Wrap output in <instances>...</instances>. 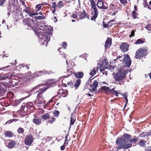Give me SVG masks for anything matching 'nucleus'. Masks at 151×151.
Returning a JSON list of instances; mask_svg holds the SVG:
<instances>
[{
	"instance_id": "0eeeda50",
	"label": "nucleus",
	"mask_w": 151,
	"mask_h": 151,
	"mask_svg": "<svg viewBox=\"0 0 151 151\" xmlns=\"http://www.w3.org/2000/svg\"><path fill=\"white\" fill-rule=\"evenodd\" d=\"M106 4L105 3H104L103 0H98L96 4L97 6L99 8L103 9H106L108 7Z\"/></svg>"
},
{
	"instance_id": "ddd939ff",
	"label": "nucleus",
	"mask_w": 151,
	"mask_h": 151,
	"mask_svg": "<svg viewBox=\"0 0 151 151\" xmlns=\"http://www.w3.org/2000/svg\"><path fill=\"white\" fill-rule=\"evenodd\" d=\"M16 145V143L14 141L11 140L8 144V147L10 149L13 148Z\"/></svg>"
},
{
	"instance_id": "ea45409f",
	"label": "nucleus",
	"mask_w": 151,
	"mask_h": 151,
	"mask_svg": "<svg viewBox=\"0 0 151 151\" xmlns=\"http://www.w3.org/2000/svg\"><path fill=\"white\" fill-rule=\"evenodd\" d=\"M103 88L104 90H106V91L110 92L111 89L109 88L108 87L105 86V87H103Z\"/></svg>"
},
{
	"instance_id": "a18cd8bd",
	"label": "nucleus",
	"mask_w": 151,
	"mask_h": 151,
	"mask_svg": "<svg viewBox=\"0 0 151 151\" xmlns=\"http://www.w3.org/2000/svg\"><path fill=\"white\" fill-rule=\"evenodd\" d=\"M27 25L30 29H33L32 26L31 25L29 24L28 23L27 24Z\"/></svg>"
},
{
	"instance_id": "f704fd0d",
	"label": "nucleus",
	"mask_w": 151,
	"mask_h": 151,
	"mask_svg": "<svg viewBox=\"0 0 151 151\" xmlns=\"http://www.w3.org/2000/svg\"><path fill=\"white\" fill-rule=\"evenodd\" d=\"M146 28L148 30H151V24H148L146 26Z\"/></svg>"
},
{
	"instance_id": "4468645a",
	"label": "nucleus",
	"mask_w": 151,
	"mask_h": 151,
	"mask_svg": "<svg viewBox=\"0 0 151 151\" xmlns=\"http://www.w3.org/2000/svg\"><path fill=\"white\" fill-rule=\"evenodd\" d=\"M74 74L77 78H81L84 75L83 72H76Z\"/></svg>"
},
{
	"instance_id": "7c9ffc66",
	"label": "nucleus",
	"mask_w": 151,
	"mask_h": 151,
	"mask_svg": "<svg viewBox=\"0 0 151 151\" xmlns=\"http://www.w3.org/2000/svg\"><path fill=\"white\" fill-rule=\"evenodd\" d=\"M42 6V4H39L37 5L36 7V10L38 11H39L41 9Z\"/></svg>"
},
{
	"instance_id": "4be33fe9",
	"label": "nucleus",
	"mask_w": 151,
	"mask_h": 151,
	"mask_svg": "<svg viewBox=\"0 0 151 151\" xmlns=\"http://www.w3.org/2000/svg\"><path fill=\"white\" fill-rule=\"evenodd\" d=\"M81 82V81L79 79H78L76 80V83L74 84V86L76 88H77L79 86Z\"/></svg>"
},
{
	"instance_id": "dca6fc26",
	"label": "nucleus",
	"mask_w": 151,
	"mask_h": 151,
	"mask_svg": "<svg viewBox=\"0 0 151 151\" xmlns=\"http://www.w3.org/2000/svg\"><path fill=\"white\" fill-rule=\"evenodd\" d=\"M76 120L75 117L73 114H72L71 115L70 118V126L73 124Z\"/></svg>"
},
{
	"instance_id": "5fc2aeb1",
	"label": "nucleus",
	"mask_w": 151,
	"mask_h": 151,
	"mask_svg": "<svg viewBox=\"0 0 151 151\" xmlns=\"http://www.w3.org/2000/svg\"><path fill=\"white\" fill-rule=\"evenodd\" d=\"M24 11L26 13L29 14V11L27 10H24Z\"/></svg>"
},
{
	"instance_id": "393cba45",
	"label": "nucleus",
	"mask_w": 151,
	"mask_h": 151,
	"mask_svg": "<svg viewBox=\"0 0 151 151\" xmlns=\"http://www.w3.org/2000/svg\"><path fill=\"white\" fill-rule=\"evenodd\" d=\"M146 142H145L144 140H141V141L139 143V145L141 147H145V143Z\"/></svg>"
},
{
	"instance_id": "c85d7f7f",
	"label": "nucleus",
	"mask_w": 151,
	"mask_h": 151,
	"mask_svg": "<svg viewBox=\"0 0 151 151\" xmlns=\"http://www.w3.org/2000/svg\"><path fill=\"white\" fill-rule=\"evenodd\" d=\"M57 6L59 8H61L63 6V2L61 1H59L58 3Z\"/></svg>"
},
{
	"instance_id": "774afa93",
	"label": "nucleus",
	"mask_w": 151,
	"mask_h": 151,
	"mask_svg": "<svg viewBox=\"0 0 151 151\" xmlns=\"http://www.w3.org/2000/svg\"><path fill=\"white\" fill-rule=\"evenodd\" d=\"M52 99L49 101V103H50L51 102H52Z\"/></svg>"
},
{
	"instance_id": "f3484780",
	"label": "nucleus",
	"mask_w": 151,
	"mask_h": 151,
	"mask_svg": "<svg viewBox=\"0 0 151 151\" xmlns=\"http://www.w3.org/2000/svg\"><path fill=\"white\" fill-rule=\"evenodd\" d=\"M32 121L36 125H38L42 123V120L40 119H34Z\"/></svg>"
},
{
	"instance_id": "39448f33",
	"label": "nucleus",
	"mask_w": 151,
	"mask_h": 151,
	"mask_svg": "<svg viewBox=\"0 0 151 151\" xmlns=\"http://www.w3.org/2000/svg\"><path fill=\"white\" fill-rule=\"evenodd\" d=\"M147 51L145 49H141L137 50L136 52L135 57L137 59L147 55Z\"/></svg>"
},
{
	"instance_id": "9d476101",
	"label": "nucleus",
	"mask_w": 151,
	"mask_h": 151,
	"mask_svg": "<svg viewBox=\"0 0 151 151\" xmlns=\"http://www.w3.org/2000/svg\"><path fill=\"white\" fill-rule=\"evenodd\" d=\"M87 17L88 19L89 18V16L86 14L85 11L83 10L82 12H81L79 15V18L80 19H82Z\"/></svg>"
},
{
	"instance_id": "473e14b6",
	"label": "nucleus",
	"mask_w": 151,
	"mask_h": 151,
	"mask_svg": "<svg viewBox=\"0 0 151 151\" xmlns=\"http://www.w3.org/2000/svg\"><path fill=\"white\" fill-rule=\"evenodd\" d=\"M123 97L125 99V100H126V103L125 104V105L124 106V108H125L127 104L128 103V99H127V95L126 94H124V95H123Z\"/></svg>"
},
{
	"instance_id": "f03ea898",
	"label": "nucleus",
	"mask_w": 151,
	"mask_h": 151,
	"mask_svg": "<svg viewBox=\"0 0 151 151\" xmlns=\"http://www.w3.org/2000/svg\"><path fill=\"white\" fill-rule=\"evenodd\" d=\"M130 136L128 134H124L121 138V139L117 138L116 141V143L117 145H120L116 147L117 150L124 148L126 149L131 147L132 144L130 143L134 142L135 143L137 141L136 137H134L132 139H130Z\"/></svg>"
},
{
	"instance_id": "79ce46f5",
	"label": "nucleus",
	"mask_w": 151,
	"mask_h": 151,
	"mask_svg": "<svg viewBox=\"0 0 151 151\" xmlns=\"http://www.w3.org/2000/svg\"><path fill=\"white\" fill-rule=\"evenodd\" d=\"M134 35V32L133 30L131 32V34L129 35L130 37H132Z\"/></svg>"
},
{
	"instance_id": "c756f323",
	"label": "nucleus",
	"mask_w": 151,
	"mask_h": 151,
	"mask_svg": "<svg viewBox=\"0 0 151 151\" xmlns=\"http://www.w3.org/2000/svg\"><path fill=\"white\" fill-rule=\"evenodd\" d=\"M132 16L133 17V18L136 19L137 17V14L136 12L135 11H133L132 12Z\"/></svg>"
},
{
	"instance_id": "2eb2a0df",
	"label": "nucleus",
	"mask_w": 151,
	"mask_h": 151,
	"mask_svg": "<svg viewBox=\"0 0 151 151\" xmlns=\"http://www.w3.org/2000/svg\"><path fill=\"white\" fill-rule=\"evenodd\" d=\"M90 86L92 88V91H95V89L98 86V82L97 81H94L93 84L91 85Z\"/></svg>"
},
{
	"instance_id": "0e129e2a",
	"label": "nucleus",
	"mask_w": 151,
	"mask_h": 151,
	"mask_svg": "<svg viewBox=\"0 0 151 151\" xmlns=\"http://www.w3.org/2000/svg\"><path fill=\"white\" fill-rule=\"evenodd\" d=\"M114 19L113 20H111L110 21H109V22H114Z\"/></svg>"
},
{
	"instance_id": "423d86ee",
	"label": "nucleus",
	"mask_w": 151,
	"mask_h": 151,
	"mask_svg": "<svg viewBox=\"0 0 151 151\" xmlns=\"http://www.w3.org/2000/svg\"><path fill=\"white\" fill-rule=\"evenodd\" d=\"M91 11L92 15H93L91 19L92 20H95L98 16L99 12L96 7L91 8Z\"/></svg>"
},
{
	"instance_id": "f8f14e48",
	"label": "nucleus",
	"mask_w": 151,
	"mask_h": 151,
	"mask_svg": "<svg viewBox=\"0 0 151 151\" xmlns=\"http://www.w3.org/2000/svg\"><path fill=\"white\" fill-rule=\"evenodd\" d=\"M17 0H11V2H9L8 4L7 9H9L11 8V6L13 5L16 6L17 5L16 3Z\"/></svg>"
},
{
	"instance_id": "37998d69",
	"label": "nucleus",
	"mask_w": 151,
	"mask_h": 151,
	"mask_svg": "<svg viewBox=\"0 0 151 151\" xmlns=\"http://www.w3.org/2000/svg\"><path fill=\"white\" fill-rule=\"evenodd\" d=\"M113 91V93H114L115 94H118V93L115 90H114V88H113L112 89H111L110 92Z\"/></svg>"
},
{
	"instance_id": "a878e982",
	"label": "nucleus",
	"mask_w": 151,
	"mask_h": 151,
	"mask_svg": "<svg viewBox=\"0 0 151 151\" xmlns=\"http://www.w3.org/2000/svg\"><path fill=\"white\" fill-rule=\"evenodd\" d=\"M96 72V70H95V68H93L90 73V74L91 76L94 75Z\"/></svg>"
},
{
	"instance_id": "3c124183",
	"label": "nucleus",
	"mask_w": 151,
	"mask_h": 151,
	"mask_svg": "<svg viewBox=\"0 0 151 151\" xmlns=\"http://www.w3.org/2000/svg\"><path fill=\"white\" fill-rule=\"evenodd\" d=\"M9 66V65L7 66L6 67H3V68H0V70H3L5 68H8Z\"/></svg>"
},
{
	"instance_id": "a19ab883",
	"label": "nucleus",
	"mask_w": 151,
	"mask_h": 151,
	"mask_svg": "<svg viewBox=\"0 0 151 151\" xmlns=\"http://www.w3.org/2000/svg\"><path fill=\"white\" fill-rule=\"evenodd\" d=\"M67 43L65 42H63L62 43V46L63 48L65 49L67 46Z\"/></svg>"
},
{
	"instance_id": "f257e3e1",
	"label": "nucleus",
	"mask_w": 151,
	"mask_h": 151,
	"mask_svg": "<svg viewBox=\"0 0 151 151\" xmlns=\"http://www.w3.org/2000/svg\"><path fill=\"white\" fill-rule=\"evenodd\" d=\"M119 55L117 56L116 59L114 60V62L117 60H119L120 61H122L123 64L125 65V67L122 68H118L117 70V73L114 74V78L116 81H122L125 77V75L127 74L129 70L127 69V67H129L131 64V60L128 55Z\"/></svg>"
},
{
	"instance_id": "09e8293b",
	"label": "nucleus",
	"mask_w": 151,
	"mask_h": 151,
	"mask_svg": "<svg viewBox=\"0 0 151 151\" xmlns=\"http://www.w3.org/2000/svg\"><path fill=\"white\" fill-rule=\"evenodd\" d=\"M65 146L64 145H63L61 147V149L62 150H63L65 149Z\"/></svg>"
},
{
	"instance_id": "e433bc0d",
	"label": "nucleus",
	"mask_w": 151,
	"mask_h": 151,
	"mask_svg": "<svg viewBox=\"0 0 151 151\" xmlns=\"http://www.w3.org/2000/svg\"><path fill=\"white\" fill-rule=\"evenodd\" d=\"M67 84L68 86L71 87H73L74 85L73 83L71 81L68 83Z\"/></svg>"
},
{
	"instance_id": "6e6d98bb",
	"label": "nucleus",
	"mask_w": 151,
	"mask_h": 151,
	"mask_svg": "<svg viewBox=\"0 0 151 151\" xmlns=\"http://www.w3.org/2000/svg\"><path fill=\"white\" fill-rule=\"evenodd\" d=\"M29 16L30 17H32V16L34 15H33V14H34V13H31L30 12H29Z\"/></svg>"
},
{
	"instance_id": "aec40b11",
	"label": "nucleus",
	"mask_w": 151,
	"mask_h": 151,
	"mask_svg": "<svg viewBox=\"0 0 151 151\" xmlns=\"http://www.w3.org/2000/svg\"><path fill=\"white\" fill-rule=\"evenodd\" d=\"M151 135V132H143L142 133H141L139 134V137H145L147 135Z\"/></svg>"
},
{
	"instance_id": "bf43d9fd",
	"label": "nucleus",
	"mask_w": 151,
	"mask_h": 151,
	"mask_svg": "<svg viewBox=\"0 0 151 151\" xmlns=\"http://www.w3.org/2000/svg\"><path fill=\"white\" fill-rule=\"evenodd\" d=\"M55 12V9H54V10L52 11V12L53 13H54Z\"/></svg>"
},
{
	"instance_id": "69168bd1",
	"label": "nucleus",
	"mask_w": 151,
	"mask_h": 151,
	"mask_svg": "<svg viewBox=\"0 0 151 151\" xmlns=\"http://www.w3.org/2000/svg\"><path fill=\"white\" fill-rule=\"evenodd\" d=\"M149 76L151 79V73H150L149 74Z\"/></svg>"
},
{
	"instance_id": "6ab92c4d",
	"label": "nucleus",
	"mask_w": 151,
	"mask_h": 151,
	"mask_svg": "<svg viewBox=\"0 0 151 151\" xmlns=\"http://www.w3.org/2000/svg\"><path fill=\"white\" fill-rule=\"evenodd\" d=\"M5 136L8 137H12L13 135V134L10 131H7L4 133Z\"/></svg>"
},
{
	"instance_id": "58836bf2",
	"label": "nucleus",
	"mask_w": 151,
	"mask_h": 151,
	"mask_svg": "<svg viewBox=\"0 0 151 151\" xmlns=\"http://www.w3.org/2000/svg\"><path fill=\"white\" fill-rule=\"evenodd\" d=\"M145 151H151V147H148L145 148Z\"/></svg>"
},
{
	"instance_id": "412c9836",
	"label": "nucleus",
	"mask_w": 151,
	"mask_h": 151,
	"mask_svg": "<svg viewBox=\"0 0 151 151\" xmlns=\"http://www.w3.org/2000/svg\"><path fill=\"white\" fill-rule=\"evenodd\" d=\"M56 119V118L52 117L51 119H49L47 122H47L46 125H47L48 123H50V124H53L55 121Z\"/></svg>"
},
{
	"instance_id": "4c0bfd02",
	"label": "nucleus",
	"mask_w": 151,
	"mask_h": 151,
	"mask_svg": "<svg viewBox=\"0 0 151 151\" xmlns=\"http://www.w3.org/2000/svg\"><path fill=\"white\" fill-rule=\"evenodd\" d=\"M52 8L54 9H55L56 7L57 6L56 5V3L55 2H54L52 3Z\"/></svg>"
},
{
	"instance_id": "c03bdc74",
	"label": "nucleus",
	"mask_w": 151,
	"mask_h": 151,
	"mask_svg": "<svg viewBox=\"0 0 151 151\" xmlns=\"http://www.w3.org/2000/svg\"><path fill=\"white\" fill-rule=\"evenodd\" d=\"M65 143H68V136L67 135L65 137Z\"/></svg>"
},
{
	"instance_id": "cd10ccee",
	"label": "nucleus",
	"mask_w": 151,
	"mask_h": 151,
	"mask_svg": "<svg viewBox=\"0 0 151 151\" xmlns=\"http://www.w3.org/2000/svg\"><path fill=\"white\" fill-rule=\"evenodd\" d=\"M17 5H16V6L12 5L11 8L10 9L11 10H12L13 12H16L17 10Z\"/></svg>"
},
{
	"instance_id": "052dcab7",
	"label": "nucleus",
	"mask_w": 151,
	"mask_h": 151,
	"mask_svg": "<svg viewBox=\"0 0 151 151\" xmlns=\"http://www.w3.org/2000/svg\"><path fill=\"white\" fill-rule=\"evenodd\" d=\"M88 95L89 96H91L93 95H91L90 93H89L88 94Z\"/></svg>"
},
{
	"instance_id": "13d9d810",
	"label": "nucleus",
	"mask_w": 151,
	"mask_h": 151,
	"mask_svg": "<svg viewBox=\"0 0 151 151\" xmlns=\"http://www.w3.org/2000/svg\"><path fill=\"white\" fill-rule=\"evenodd\" d=\"M22 4H23L24 5V6L26 7V6L24 5V4H25V2L23 1H22Z\"/></svg>"
},
{
	"instance_id": "338daca9",
	"label": "nucleus",
	"mask_w": 151,
	"mask_h": 151,
	"mask_svg": "<svg viewBox=\"0 0 151 151\" xmlns=\"http://www.w3.org/2000/svg\"><path fill=\"white\" fill-rule=\"evenodd\" d=\"M39 14L40 15H42V13L41 12H39Z\"/></svg>"
},
{
	"instance_id": "c9c22d12",
	"label": "nucleus",
	"mask_w": 151,
	"mask_h": 151,
	"mask_svg": "<svg viewBox=\"0 0 151 151\" xmlns=\"http://www.w3.org/2000/svg\"><path fill=\"white\" fill-rule=\"evenodd\" d=\"M5 0H0V6H3V5L4 4Z\"/></svg>"
},
{
	"instance_id": "bb28decb",
	"label": "nucleus",
	"mask_w": 151,
	"mask_h": 151,
	"mask_svg": "<svg viewBox=\"0 0 151 151\" xmlns=\"http://www.w3.org/2000/svg\"><path fill=\"white\" fill-rule=\"evenodd\" d=\"M34 18L35 19L37 20H42L45 19V17L44 16L35 17Z\"/></svg>"
},
{
	"instance_id": "de8ad7c7",
	"label": "nucleus",
	"mask_w": 151,
	"mask_h": 151,
	"mask_svg": "<svg viewBox=\"0 0 151 151\" xmlns=\"http://www.w3.org/2000/svg\"><path fill=\"white\" fill-rule=\"evenodd\" d=\"M73 18H76L77 17V16L75 14H73Z\"/></svg>"
},
{
	"instance_id": "e2e57ef3",
	"label": "nucleus",
	"mask_w": 151,
	"mask_h": 151,
	"mask_svg": "<svg viewBox=\"0 0 151 151\" xmlns=\"http://www.w3.org/2000/svg\"><path fill=\"white\" fill-rule=\"evenodd\" d=\"M44 3L46 5H48L49 6H51V5L50 4H47V3Z\"/></svg>"
},
{
	"instance_id": "2f4dec72",
	"label": "nucleus",
	"mask_w": 151,
	"mask_h": 151,
	"mask_svg": "<svg viewBox=\"0 0 151 151\" xmlns=\"http://www.w3.org/2000/svg\"><path fill=\"white\" fill-rule=\"evenodd\" d=\"M144 43L143 41L142 40L140 39H138L136 42V44H142Z\"/></svg>"
},
{
	"instance_id": "49530a36",
	"label": "nucleus",
	"mask_w": 151,
	"mask_h": 151,
	"mask_svg": "<svg viewBox=\"0 0 151 151\" xmlns=\"http://www.w3.org/2000/svg\"><path fill=\"white\" fill-rule=\"evenodd\" d=\"M8 9V12H7V15H8V17H9L10 15V12L11 10V9Z\"/></svg>"
},
{
	"instance_id": "1a4fd4ad",
	"label": "nucleus",
	"mask_w": 151,
	"mask_h": 151,
	"mask_svg": "<svg viewBox=\"0 0 151 151\" xmlns=\"http://www.w3.org/2000/svg\"><path fill=\"white\" fill-rule=\"evenodd\" d=\"M120 48L122 51L123 52L127 51L128 49V45L127 43H123L121 44Z\"/></svg>"
},
{
	"instance_id": "6e6552de",
	"label": "nucleus",
	"mask_w": 151,
	"mask_h": 151,
	"mask_svg": "<svg viewBox=\"0 0 151 151\" xmlns=\"http://www.w3.org/2000/svg\"><path fill=\"white\" fill-rule=\"evenodd\" d=\"M33 141V138L32 136L31 135H28L24 139L25 144L27 145H30Z\"/></svg>"
},
{
	"instance_id": "680f3d73",
	"label": "nucleus",
	"mask_w": 151,
	"mask_h": 151,
	"mask_svg": "<svg viewBox=\"0 0 151 151\" xmlns=\"http://www.w3.org/2000/svg\"><path fill=\"white\" fill-rule=\"evenodd\" d=\"M38 14V13H34V14H33V15H37Z\"/></svg>"
},
{
	"instance_id": "72a5a7b5",
	"label": "nucleus",
	"mask_w": 151,
	"mask_h": 151,
	"mask_svg": "<svg viewBox=\"0 0 151 151\" xmlns=\"http://www.w3.org/2000/svg\"><path fill=\"white\" fill-rule=\"evenodd\" d=\"M18 132L19 133H22L24 132V129L22 128H19L18 129Z\"/></svg>"
},
{
	"instance_id": "9b49d317",
	"label": "nucleus",
	"mask_w": 151,
	"mask_h": 151,
	"mask_svg": "<svg viewBox=\"0 0 151 151\" xmlns=\"http://www.w3.org/2000/svg\"><path fill=\"white\" fill-rule=\"evenodd\" d=\"M111 44V38H108L107 39L105 45V47L106 49L109 48Z\"/></svg>"
},
{
	"instance_id": "7ed1b4c3",
	"label": "nucleus",
	"mask_w": 151,
	"mask_h": 151,
	"mask_svg": "<svg viewBox=\"0 0 151 151\" xmlns=\"http://www.w3.org/2000/svg\"><path fill=\"white\" fill-rule=\"evenodd\" d=\"M51 34L50 32H43L39 33V37L40 40L43 45L45 44L46 46H47L48 42L50 40Z\"/></svg>"
},
{
	"instance_id": "8fccbe9b",
	"label": "nucleus",
	"mask_w": 151,
	"mask_h": 151,
	"mask_svg": "<svg viewBox=\"0 0 151 151\" xmlns=\"http://www.w3.org/2000/svg\"><path fill=\"white\" fill-rule=\"evenodd\" d=\"M30 105L31 107H32V103L30 102L29 103H27V105Z\"/></svg>"
},
{
	"instance_id": "20e7f679",
	"label": "nucleus",
	"mask_w": 151,
	"mask_h": 151,
	"mask_svg": "<svg viewBox=\"0 0 151 151\" xmlns=\"http://www.w3.org/2000/svg\"><path fill=\"white\" fill-rule=\"evenodd\" d=\"M45 88L41 90H39L37 92H39L36 100V102L39 104H40L45 103V101L44 99L42 97V93L46 90Z\"/></svg>"
},
{
	"instance_id": "b1692460",
	"label": "nucleus",
	"mask_w": 151,
	"mask_h": 151,
	"mask_svg": "<svg viewBox=\"0 0 151 151\" xmlns=\"http://www.w3.org/2000/svg\"><path fill=\"white\" fill-rule=\"evenodd\" d=\"M90 2L91 4V8L96 7L95 2L94 1V0H90Z\"/></svg>"
},
{
	"instance_id": "5701e85b",
	"label": "nucleus",
	"mask_w": 151,
	"mask_h": 151,
	"mask_svg": "<svg viewBox=\"0 0 151 151\" xmlns=\"http://www.w3.org/2000/svg\"><path fill=\"white\" fill-rule=\"evenodd\" d=\"M59 113V111L57 110H55L52 112L53 115L54 116L56 117H58Z\"/></svg>"
},
{
	"instance_id": "a211bd4d",
	"label": "nucleus",
	"mask_w": 151,
	"mask_h": 151,
	"mask_svg": "<svg viewBox=\"0 0 151 151\" xmlns=\"http://www.w3.org/2000/svg\"><path fill=\"white\" fill-rule=\"evenodd\" d=\"M50 118V115L48 113H46L44 114L41 117V119L46 120L47 119H49Z\"/></svg>"
},
{
	"instance_id": "603ef678",
	"label": "nucleus",
	"mask_w": 151,
	"mask_h": 151,
	"mask_svg": "<svg viewBox=\"0 0 151 151\" xmlns=\"http://www.w3.org/2000/svg\"><path fill=\"white\" fill-rule=\"evenodd\" d=\"M116 13V12L115 11H114L113 12H112L111 15L114 16L115 15V14Z\"/></svg>"
},
{
	"instance_id": "4d7b16f0",
	"label": "nucleus",
	"mask_w": 151,
	"mask_h": 151,
	"mask_svg": "<svg viewBox=\"0 0 151 151\" xmlns=\"http://www.w3.org/2000/svg\"><path fill=\"white\" fill-rule=\"evenodd\" d=\"M95 68V70H96V71H98V69H99V67L98 66H97L96 67V68Z\"/></svg>"
},
{
	"instance_id": "864d4df0",
	"label": "nucleus",
	"mask_w": 151,
	"mask_h": 151,
	"mask_svg": "<svg viewBox=\"0 0 151 151\" xmlns=\"http://www.w3.org/2000/svg\"><path fill=\"white\" fill-rule=\"evenodd\" d=\"M12 121L13 120H10L8 121L6 123V124H7L9 122H10L9 123V124H10V123L12 122Z\"/></svg>"
}]
</instances>
